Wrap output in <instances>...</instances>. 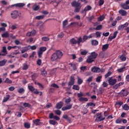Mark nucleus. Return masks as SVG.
<instances>
[{
    "label": "nucleus",
    "instance_id": "9b49d317",
    "mask_svg": "<svg viewBox=\"0 0 129 129\" xmlns=\"http://www.w3.org/2000/svg\"><path fill=\"white\" fill-rule=\"evenodd\" d=\"M80 3L76 1H74L72 3V7H74V8H79L80 7Z\"/></svg>",
    "mask_w": 129,
    "mask_h": 129
},
{
    "label": "nucleus",
    "instance_id": "603ef678",
    "mask_svg": "<svg viewBox=\"0 0 129 129\" xmlns=\"http://www.w3.org/2000/svg\"><path fill=\"white\" fill-rule=\"evenodd\" d=\"M57 37L59 39H61V38H63L64 37V33L61 32L57 35Z\"/></svg>",
    "mask_w": 129,
    "mask_h": 129
},
{
    "label": "nucleus",
    "instance_id": "69168bd1",
    "mask_svg": "<svg viewBox=\"0 0 129 129\" xmlns=\"http://www.w3.org/2000/svg\"><path fill=\"white\" fill-rule=\"evenodd\" d=\"M23 106H24V107H30V106H31V105L28 103H23Z\"/></svg>",
    "mask_w": 129,
    "mask_h": 129
},
{
    "label": "nucleus",
    "instance_id": "20e7f679",
    "mask_svg": "<svg viewBox=\"0 0 129 129\" xmlns=\"http://www.w3.org/2000/svg\"><path fill=\"white\" fill-rule=\"evenodd\" d=\"M11 16L12 19H13L14 20L17 19L18 17H19V12L17 10L12 11L11 13Z\"/></svg>",
    "mask_w": 129,
    "mask_h": 129
},
{
    "label": "nucleus",
    "instance_id": "393cba45",
    "mask_svg": "<svg viewBox=\"0 0 129 129\" xmlns=\"http://www.w3.org/2000/svg\"><path fill=\"white\" fill-rule=\"evenodd\" d=\"M13 6V7H17L18 8H22V7L25 6V4H24V3H18V4H15Z\"/></svg>",
    "mask_w": 129,
    "mask_h": 129
},
{
    "label": "nucleus",
    "instance_id": "5701e85b",
    "mask_svg": "<svg viewBox=\"0 0 129 129\" xmlns=\"http://www.w3.org/2000/svg\"><path fill=\"white\" fill-rule=\"evenodd\" d=\"M91 57L94 59H96V57L98 56V54L96 53L95 52H91V55H90Z\"/></svg>",
    "mask_w": 129,
    "mask_h": 129
},
{
    "label": "nucleus",
    "instance_id": "8fccbe9b",
    "mask_svg": "<svg viewBox=\"0 0 129 129\" xmlns=\"http://www.w3.org/2000/svg\"><path fill=\"white\" fill-rule=\"evenodd\" d=\"M2 52L3 53H4L5 55H7V54H8V51H7V48L5 46L3 47Z\"/></svg>",
    "mask_w": 129,
    "mask_h": 129
},
{
    "label": "nucleus",
    "instance_id": "412c9836",
    "mask_svg": "<svg viewBox=\"0 0 129 129\" xmlns=\"http://www.w3.org/2000/svg\"><path fill=\"white\" fill-rule=\"evenodd\" d=\"M78 100L80 101V102H82V101L87 102V101H88V98L82 97L81 98H79Z\"/></svg>",
    "mask_w": 129,
    "mask_h": 129
},
{
    "label": "nucleus",
    "instance_id": "473e14b6",
    "mask_svg": "<svg viewBox=\"0 0 129 129\" xmlns=\"http://www.w3.org/2000/svg\"><path fill=\"white\" fill-rule=\"evenodd\" d=\"M77 79H78V84L79 85H80L83 83V80L80 78L79 76L77 77Z\"/></svg>",
    "mask_w": 129,
    "mask_h": 129
},
{
    "label": "nucleus",
    "instance_id": "2f4dec72",
    "mask_svg": "<svg viewBox=\"0 0 129 129\" xmlns=\"http://www.w3.org/2000/svg\"><path fill=\"white\" fill-rule=\"evenodd\" d=\"M33 121L34 124H36V125H40V124H41V122H40V119H39L33 120Z\"/></svg>",
    "mask_w": 129,
    "mask_h": 129
},
{
    "label": "nucleus",
    "instance_id": "c9c22d12",
    "mask_svg": "<svg viewBox=\"0 0 129 129\" xmlns=\"http://www.w3.org/2000/svg\"><path fill=\"white\" fill-rule=\"evenodd\" d=\"M120 59L121 61H125V60H126V56L124 54H122L120 56Z\"/></svg>",
    "mask_w": 129,
    "mask_h": 129
},
{
    "label": "nucleus",
    "instance_id": "5fc2aeb1",
    "mask_svg": "<svg viewBox=\"0 0 129 129\" xmlns=\"http://www.w3.org/2000/svg\"><path fill=\"white\" fill-rule=\"evenodd\" d=\"M102 78V76H99L96 78V82H101V79Z\"/></svg>",
    "mask_w": 129,
    "mask_h": 129
},
{
    "label": "nucleus",
    "instance_id": "e2e57ef3",
    "mask_svg": "<svg viewBox=\"0 0 129 129\" xmlns=\"http://www.w3.org/2000/svg\"><path fill=\"white\" fill-rule=\"evenodd\" d=\"M54 112L55 114H57V115H61V111L59 110H56L54 111Z\"/></svg>",
    "mask_w": 129,
    "mask_h": 129
},
{
    "label": "nucleus",
    "instance_id": "09e8293b",
    "mask_svg": "<svg viewBox=\"0 0 129 129\" xmlns=\"http://www.w3.org/2000/svg\"><path fill=\"white\" fill-rule=\"evenodd\" d=\"M105 18V17H104V15H102L98 18V21H100V22H101L104 20Z\"/></svg>",
    "mask_w": 129,
    "mask_h": 129
},
{
    "label": "nucleus",
    "instance_id": "c03bdc74",
    "mask_svg": "<svg viewBox=\"0 0 129 129\" xmlns=\"http://www.w3.org/2000/svg\"><path fill=\"white\" fill-rule=\"evenodd\" d=\"M123 109H124V110H128L129 109V106L127 104H125L122 107Z\"/></svg>",
    "mask_w": 129,
    "mask_h": 129
},
{
    "label": "nucleus",
    "instance_id": "864d4df0",
    "mask_svg": "<svg viewBox=\"0 0 129 129\" xmlns=\"http://www.w3.org/2000/svg\"><path fill=\"white\" fill-rule=\"evenodd\" d=\"M88 53V51L86 50H83L81 51V55H86Z\"/></svg>",
    "mask_w": 129,
    "mask_h": 129
},
{
    "label": "nucleus",
    "instance_id": "7c9ffc66",
    "mask_svg": "<svg viewBox=\"0 0 129 129\" xmlns=\"http://www.w3.org/2000/svg\"><path fill=\"white\" fill-rule=\"evenodd\" d=\"M5 83H9V84H12L13 83V81L9 79L8 78H7L6 80L4 81Z\"/></svg>",
    "mask_w": 129,
    "mask_h": 129
},
{
    "label": "nucleus",
    "instance_id": "f8f14e48",
    "mask_svg": "<svg viewBox=\"0 0 129 129\" xmlns=\"http://www.w3.org/2000/svg\"><path fill=\"white\" fill-rule=\"evenodd\" d=\"M117 34H118V31H116L115 32H114L113 36H110L109 37V40H110V41H111L112 40H113V39H115V38H116Z\"/></svg>",
    "mask_w": 129,
    "mask_h": 129
},
{
    "label": "nucleus",
    "instance_id": "37998d69",
    "mask_svg": "<svg viewBox=\"0 0 129 129\" xmlns=\"http://www.w3.org/2000/svg\"><path fill=\"white\" fill-rule=\"evenodd\" d=\"M73 89H74L75 90H79V89H80V87L77 85H74Z\"/></svg>",
    "mask_w": 129,
    "mask_h": 129
},
{
    "label": "nucleus",
    "instance_id": "ddd939ff",
    "mask_svg": "<svg viewBox=\"0 0 129 129\" xmlns=\"http://www.w3.org/2000/svg\"><path fill=\"white\" fill-rule=\"evenodd\" d=\"M92 7L91 6L88 5L84 9V11L82 12L83 14L84 13V12L86 13V12H88V11H91Z\"/></svg>",
    "mask_w": 129,
    "mask_h": 129
},
{
    "label": "nucleus",
    "instance_id": "6ab92c4d",
    "mask_svg": "<svg viewBox=\"0 0 129 129\" xmlns=\"http://www.w3.org/2000/svg\"><path fill=\"white\" fill-rule=\"evenodd\" d=\"M119 14L121 15V16H126L127 12L126 11L123 10H120L119 11Z\"/></svg>",
    "mask_w": 129,
    "mask_h": 129
},
{
    "label": "nucleus",
    "instance_id": "9d476101",
    "mask_svg": "<svg viewBox=\"0 0 129 129\" xmlns=\"http://www.w3.org/2000/svg\"><path fill=\"white\" fill-rule=\"evenodd\" d=\"M74 83H75V79L74 77L71 76L70 77V81L68 83V85H69V86H71L73 85V84H74Z\"/></svg>",
    "mask_w": 129,
    "mask_h": 129
},
{
    "label": "nucleus",
    "instance_id": "39448f33",
    "mask_svg": "<svg viewBox=\"0 0 129 129\" xmlns=\"http://www.w3.org/2000/svg\"><path fill=\"white\" fill-rule=\"evenodd\" d=\"M28 89H29L31 92L34 93V94H39V91H38V89H35L32 86H28Z\"/></svg>",
    "mask_w": 129,
    "mask_h": 129
},
{
    "label": "nucleus",
    "instance_id": "a211bd4d",
    "mask_svg": "<svg viewBox=\"0 0 129 129\" xmlns=\"http://www.w3.org/2000/svg\"><path fill=\"white\" fill-rule=\"evenodd\" d=\"M40 9V6L37 5L36 4H34L33 6L32 7V10L33 11H38V10Z\"/></svg>",
    "mask_w": 129,
    "mask_h": 129
},
{
    "label": "nucleus",
    "instance_id": "79ce46f5",
    "mask_svg": "<svg viewBox=\"0 0 129 129\" xmlns=\"http://www.w3.org/2000/svg\"><path fill=\"white\" fill-rule=\"evenodd\" d=\"M91 43L93 46H97V45H98V41L94 40L91 41Z\"/></svg>",
    "mask_w": 129,
    "mask_h": 129
},
{
    "label": "nucleus",
    "instance_id": "58836bf2",
    "mask_svg": "<svg viewBox=\"0 0 129 129\" xmlns=\"http://www.w3.org/2000/svg\"><path fill=\"white\" fill-rule=\"evenodd\" d=\"M45 18V16L44 15H40L38 16L35 17L36 20H43Z\"/></svg>",
    "mask_w": 129,
    "mask_h": 129
},
{
    "label": "nucleus",
    "instance_id": "6e6552de",
    "mask_svg": "<svg viewBox=\"0 0 129 129\" xmlns=\"http://www.w3.org/2000/svg\"><path fill=\"white\" fill-rule=\"evenodd\" d=\"M128 26V23L126 22L125 24L121 25L118 27V31H121L124 29V28H126Z\"/></svg>",
    "mask_w": 129,
    "mask_h": 129
},
{
    "label": "nucleus",
    "instance_id": "4d7b16f0",
    "mask_svg": "<svg viewBox=\"0 0 129 129\" xmlns=\"http://www.w3.org/2000/svg\"><path fill=\"white\" fill-rule=\"evenodd\" d=\"M96 36L97 37V38H98L99 37H101V32H99V31H97L95 33Z\"/></svg>",
    "mask_w": 129,
    "mask_h": 129
},
{
    "label": "nucleus",
    "instance_id": "f3484780",
    "mask_svg": "<svg viewBox=\"0 0 129 129\" xmlns=\"http://www.w3.org/2000/svg\"><path fill=\"white\" fill-rule=\"evenodd\" d=\"M10 98H11V95H6V96H5L4 97L3 102H4V103L7 102V101H8L9 100V99H10Z\"/></svg>",
    "mask_w": 129,
    "mask_h": 129
},
{
    "label": "nucleus",
    "instance_id": "774afa93",
    "mask_svg": "<svg viewBox=\"0 0 129 129\" xmlns=\"http://www.w3.org/2000/svg\"><path fill=\"white\" fill-rule=\"evenodd\" d=\"M122 121V120L121 118H118L116 120L115 122L116 123H120Z\"/></svg>",
    "mask_w": 129,
    "mask_h": 129
},
{
    "label": "nucleus",
    "instance_id": "b1692460",
    "mask_svg": "<svg viewBox=\"0 0 129 129\" xmlns=\"http://www.w3.org/2000/svg\"><path fill=\"white\" fill-rule=\"evenodd\" d=\"M94 61V59L89 56L88 58L87 59V63H92V62Z\"/></svg>",
    "mask_w": 129,
    "mask_h": 129
},
{
    "label": "nucleus",
    "instance_id": "680f3d73",
    "mask_svg": "<svg viewBox=\"0 0 129 129\" xmlns=\"http://www.w3.org/2000/svg\"><path fill=\"white\" fill-rule=\"evenodd\" d=\"M41 75L43 76H47V72L45 70H43L41 71Z\"/></svg>",
    "mask_w": 129,
    "mask_h": 129
},
{
    "label": "nucleus",
    "instance_id": "f03ea898",
    "mask_svg": "<svg viewBox=\"0 0 129 129\" xmlns=\"http://www.w3.org/2000/svg\"><path fill=\"white\" fill-rule=\"evenodd\" d=\"M47 50V47H41L39 48V50L37 52V55L38 58H42V55H43V52H45Z\"/></svg>",
    "mask_w": 129,
    "mask_h": 129
},
{
    "label": "nucleus",
    "instance_id": "c756f323",
    "mask_svg": "<svg viewBox=\"0 0 129 129\" xmlns=\"http://www.w3.org/2000/svg\"><path fill=\"white\" fill-rule=\"evenodd\" d=\"M18 92L21 94H24V93H25V89L20 88L18 90Z\"/></svg>",
    "mask_w": 129,
    "mask_h": 129
},
{
    "label": "nucleus",
    "instance_id": "de8ad7c7",
    "mask_svg": "<svg viewBox=\"0 0 129 129\" xmlns=\"http://www.w3.org/2000/svg\"><path fill=\"white\" fill-rule=\"evenodd\" d=\"M24 125L25 127H26V128H30V127L31 126V125L30 124V123L28 122L24 123Z\"/></svg>",
    "mask_w": 129,
    "mask_h": 129
},
{
    "label": "nucleus",
    "instance_id": "f704fd0d",
    "mask_svg": "<svg viewBox=\"0 0 129 129\" xmlns=\"http://www.w3.org/2000/svg\"><path fill=\"white\" fill-rule=\"evenodd\" d=\"M69 65H70L72 70H76V65L75 63H69Z\"/></svg>",
    "mask_w": 129,
    "mask_h": 129
},
{
    "label": "nucleus",
    "instance_id": "72a5a7b5",
    "mask_svg": "<svg viewBox=\"0 0 129 129\" xmlns=\"http://www.w3.org/2000/svg\"><path fill=\"white\" fill-rule=\"evenodd\" d=\"M7 62H8L7 59H3V60L0 61V66H4V65H6Z\"/></svg>",
    "mask_w": 129,
    "mask_h": 129
},
{
    "label": "nucleus",
    "instance_id": "0eeeda50",
    "mask_svg": "<svg viewBox=\"0 0 129 129\" xmlns=\"http://www.w3.org/2000/svg\"><path fill=\"white\" fill-rule=\"evenodd\" d=\"M73 105L72 104H69V105L63 107L61 108V110H62V111H65V110H69V109H71V108H72Z\"/></svg>",
    "mask_w": 129,
    "mask_h": 129
},
{
    "label": "nucleus",
    "instance_id": "cd10ccee",
    "mask_svg": "<svg viewBox=\"0 0 129 129\" xmlns=\"http://www.w3.org/2000/svg\"><path fill=\"white\" fill-rule=\"evenodd\" d=\"M49 123L52 125H57L58 124V122L54 120H50Z\"/></svg>",
    "mask_w": 129,
    "mask_h": 129
},
{
    "label": "nucleus",
    "instance_id": "3c124183",
    "mask_svg": "<svg viewBox=\"0 0 129 129\" xmlns=\"http://www.w3.org/2000/svg\"><path fill=\"white\" fill-rule=\"evenodd\" d=\"M112 74V73L111 72H108L105 75V78H108V77H109V76H110V75H111V74Z\"/></svg>",
    "mask_w": 129,
    "mask_h": 129
},
{
    "label": "nucleus",
    "instance_id": "4be33fe9",
    "mask_svg": "<svg viewBox=\"0 0 129 129\" xmlns=\"http://www.w3.org/2000/svg\"><path fill=\"white\" fill-rule=\"evenodd\" d=\"M2 37H3V38H9V37H10V34H9L8 31L5 32L2 34Z\"/></svg>",
    "mask_w": 129,
    "mask_h": 129
},
{
    "label": "nucleus",
    "instance_id": "1a4fd4ad",
    "mask_svg": "<svg viewBox=\"0 0 129 129\" xmlns=\"http://www.w3.org/2000/svg\"><path fill=\"white\" fill-rule=\"evenodd\" d=\"M91 71L92 72H95V73H99L100 71H101V70L98 67H94L92 68Z\"/></svg>",
    "mask_w": 129,
    "mask_h": 129
},
{
    "label": "nucleus",
    "instance_id": "338daca9",
    "mask_svg": "<svg viewBox=\"0 0 129 129\" xmlns=\"http://www.w3.org/2000/svg\"><path fill=\"white\" fill-rule=\"evenodd\" d=\"M82 96H84V94L81 92L80 93H78V97H79V98L82 97Z\"/></svg>",
    "mask_w": 129,
    "mask_h": 129
},
{
    "label": "nucleus",
    "instance_id": "f257e3e1",
    "mask_svg": "<svg viewBox=\"0 0 129 129\" xmlns=\"http://www.w3.org/2000/svg\"><path fill=\"white\" fill-rule=\"evenodd\" d=\"M62 56H63V52L60 50H57L50 56V61H51V62H55V61L58 60V59H61Z\"/></svg>",
    "mask_w": 129,
    "mask_h": 129
},
{
    "label": "nucleus",
    "instance_id": "6e6d98bb",
    "mask_svg": "<svg viewBox=\"0 0 129 129\" xmlns=\"http://www.w3.org/2000/svg\"><path fill=\"white\" fill-rule=\"evenodd\" d=\"M93 79V77H90L88 79L86 80V82H88V83H89L90 82H91Z\"/></svg>",
    "mask_w": 129,
    "mask_h": 129
},
{
    "label": "nucleus",
    "instance_id": "4c0bfd02",
    "mask_svg": "<svg viewBox=\"0 0 129 129\" xmlns=\"http://www.w3.org/2000/svg\"><path fill=\"white\" fill-rule=\"evenodd\" d=\"M67 25H68V20H64L62 22V27H63V28H66Z\"/></svg>",
    "mask_w": 129,
    "mask_h": 129
},
{
    "label": "nucleus",
    "instance_id": "e433bc0d",
    "mask_svg": "<svg viewBox=\"0 0 129 129\" xmlns=\"http://www.w3.org/2000/svg\"><path fill=\"white\" fill-rule=\"evenodd\" d=\"M23 70H27V69L29 68V65L27 64V63H24L23 64Z\"/></svg>",
    "mask_w": 129,
    "mask_h": 129
},
{
    "label": "nucleus",
    "instance_id": "0e129e2a",
    "mask_svg": "<svg viewBox=\"0 0 129 129\" xmlns=\"http://www.w3.org/2000/svg\"><path fill=\"white\" fill-rule=\"evenodd\" d=\"M102 86H103V87H107L108 86V84H107L106 82H103Z\"/></svg>",
    "mask_w": 129,
    "mask_h": 129
},
{
    "label": "nucleus",
    "instance_id": "423d86ee",
    "mask_svg": "<svg viewBox=\"0 0 129 129\" xmlns=\"http://www.w3.org/2000/svg\"><path fill=\"white\" fill-rule=\"evenodd\" d=\"M108 82L109 85L113 86V85H114L115 83H116V79H112V77L109 78L108 80Z\"/></svg>",
    "mask_w": 129,
    "mask_h": 129
},
{
    "label": "nucleus",
    "instance_id": "052dcab7",
    "mask_svg": "<svg viewBox=\"0 0 129 129\" xmlns=\"http://www.w3.org/2000/svg\"><path fill=\"white\" fill-rule=\"evenodd\" d=\"M71 98H68V99H66V100H65V102H66V103H67V104H68V103H70V102L71 101Z\"/></svg>",
    "mask_w": 129,
    "mask_h": 129
},
{
    "label": "nucleus",
    "instance_id": "49530a36",
    "mask_svg": "<svg viewBox=\"0 0 129 129\" xmlns=\"http://www.w3.org/2000/svg\"><path fill=\"white\" fill-rule=\"evenodd\" d=\"M37 77H38V75L36 73H34L32 76H31V78L32 79V80H35V79L37 78Z\"/></svg>",
    "mask_w": 129,
    "mask_h": 129
},
{
    "label": "nucleus",
    "instance_id": "a19ab883",
    "mask_svg": "<svg viewBox=\"0 0 129 129\" xmlns=\"http://www.w3.org/2000/svg\"><path fill=\"white\" fill-rule=\"evenodd\" d=\"M42 41L44 42H48L50 40V38L48 37H43L41 38Z\"/></svg>",
    "mask_w": 129,
    "mask_h": 129
},
{
    "label": "nucleus",
    "instance_id": "c85d7f7f",
    "mask_svg": "<svg viewBox=\"0 0 129 129\" xmlns=\"http://www.w3.org/2000/svg\"><path fill=\"white\" fill-rule=\"evenodd\" d=\"M105 119V117H102V116H100V117H97L96 118V121H101V120H104Z\"/></svg>",
    "mask_w": 129,
    "mask_h": 129
},
{
    "label": "nucleus",
    "instance_id": "13d9d810",
    "mask_svg": "<svg viewBox=\"0 0 129 129\" xmlns=\"http://www.w3.org/2000/svg\"><path fill=\"white\" fill-rule=\"evenodd\" d=\"M102 29V25H99L97 26L96 28H95V30L96 31H99L100 30H101Z\"/></svg>",
    "mask_w": 129,
    "mask_h": 129
},
{
    "label": "nucleus",
    "instance_id": "bb28decb",
    "mask_svg": "<svg viewBox=\"0 0 129 129\" xmlns=\"http://www.w3.org/2000/svg\"><path fill=\"white\" fill-rule=\"evenodd\" d=\"M63 118H64V119H66L69 122L71 121V118L69 117L67 114H64L63 115Z\"/></svg>",
    "mask_w": 129,
    "mask_h": 129
},
{
    "label": "nucleus",
    "instance_id": "bf43d9fd",
    "mask_svg": "<svg viewBox=\"0 0 129 129\" xmlns=\"http://www.w3.org/2000/svg\"><path fill=\"white\" fill-rule=\"evenodd\" d=\"M14 43L16 45H22V42H20L18 39L15 40Z\"/></svg>",
    "mask_w": 129,
    "mask_h": 129
},
{
    "label": "nucleus",
    "instance_id": "dca6fc26",
    "mask_svg": "<svg viewBox=\"0 0 129 129\" xmlns=\"http://www.w3.org/2000/svg\"><path fill=\"white\" fill-rule=\"evenodd\" d=\"M29 49H30V48H29V46H26V47L22 48L21 49L22 54H24V53H25V52H27V51H28V50H29Z\"/></svg>",
    "mask_w": 129,
    "mask_h": 129
},
{
    "label": "nucleus",
    "instance_id": "7ed1b4c3",
    "mask_svg": "<svg viewBox=\"0 0 129 129\" xmlns=\"http://www.w3.org/2000/svg\"><path fill=\"white\" fill-rule=\"evenodd\" d=\"M81 42H82V38L81 37L78 38V40H76L74 38H72L70 40V43L73 44H78V45H80Z\"/></svg>",
    "mask_w": 129,
    "mask_h": 129
},
{
    "label": "nucleus",
    "instance_id": "aec40b11",
    "mask_svg": "<svg viewBox=\"0 0 129 129\" xmlns=\"http://www.w3.org/2000/svg\"><path fill=\"white\" fill-rule=\"evenodd\" d=\"M108 47H109V44H108L103 45L102 47V51H106L108 49Z\"/></svg>",
    "mask_w": 129,
    "mask_h": 129
},
{
    "label": "nucleus",
    "instance_id": "a878e982",
    "mask_svg": "<svg viewBox=\"0 0 129 129\" xmlns=\"http://www.w3.org/2000/svg\"><path fill=\"white\" fill-rule=\"evenodd\" d=\"M121 7H122V9H124V10H129V6L126 4H121Z\"/></svg>",
    "mask_w": 129,
    "mask_h": 129
},
{
    "label": "nucleus",
    "instance_id": "a18cd8bd",
    "mask_svg": "<svg viewBox=\"0 0 129 129\" xmlns=\"http://www.w3.org/2000/svg\"><path fill=\"white\" fill-rule=\"evenodd\" d=\"M88 39H89L88 36L84 35L83 37L82 43H84V42H85V41H86V40H88Z\"/></svg>",
    "mask_w": 129,
    "mask_h": 129
},
{
    "label": "nucleus",
    "instance_id": "2eb2a0df",
    "mask_svg": "<svg viewBox=\"0 0 129 129\" xmlns=\"http://www.w3.org/2000/svg\"><path fill=\"white\" fill-rule=\"evenodd\" d=\"M126 70V68L125 67H123L122 68H121L120 69H118L117 70V71L118 73H122V72H124Z\"/></svg>",
    "mask_w": 129,
    "mask_h": 129
},
{
    "label": "nucleus",
    "instance_id": "4468645a",
    "mask_svg": "<svg viewBox=\"0 0 129 129\" xmlns=\"http://www.w3.org/2000/svg\"><path fill=\"white\" fill-rule=\"evenodd\" d=\"M62 106H63V102L60 101L56 104V108L57 109H61Z\"/></svg>",
    "mask_w": 129,
    "mask_h": 129
},
{
    "label": "nucleus",
    "instance_id": "ea45409f",
    "mask_svg": "<svg viewBox=\"0 0 129 129\" xmlns=\"http://www.w3.org/2000/svg\"><path fill=\"white\" fill-rule=\"evenodd\" d=\"M89 106H95V104H94L92 102L88 103L86 105V107H87V108H88V107H89Z\"/></svg>",
    "mask_w": 129,
    "mask_h": 129
}]
</instances>
